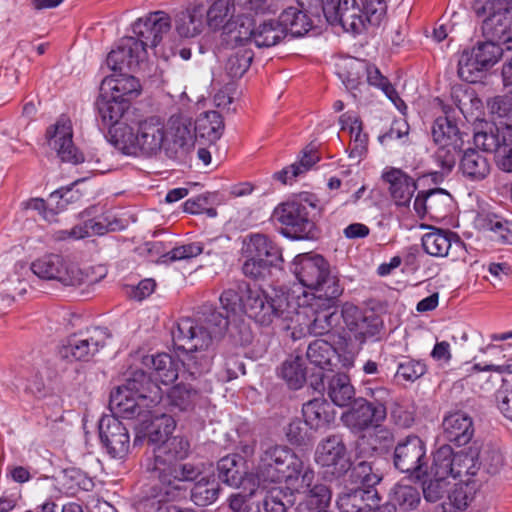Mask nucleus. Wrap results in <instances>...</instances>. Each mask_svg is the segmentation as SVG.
Listing matches in <instances>:
<instances>
[{"label":"nucleus","mask_w":512,"mask_h":512,"mask_svg":"<svg viewBox=\"0 0 512 512\" xmlns=\"http://www.w3.org/2000/svg\"><path fill=\"white\" fill-rule=\"evenodd\" d=\"M227 314L224 316L212 305H202L197 319L181 318L172 330V339L177 350L185 352L181 359L183 375L195 379L210 370L212 353L208 350L214 338L221 337L231 322L250 328L256 323V297L251 285L241 281L237 290L227 289L220 296Z\"/></svg>","instance_id":"obj_1"},{"label":"nucleus","mask_w":512,"mask_h":512,"mask_svg":"<svg viewBox=\"0 0 512 512\" xmlns=\"http://www.w3.org/2000/svg\"><path fill=\"white\" fill-rule=\"evenodd\" d=\"M322 207L316 195L309 192L294 194L278 204L272 219L281 225L282 234L292 240H315L319 237L318 221Z\"/></svg>","instance_id":"obj_2"},{"label":"nucleus","mask_w":512,"mask_h":512,"mask_svg":"<svg viewBox=\"0 0 512 512\" xmlns=\"http://www.w3.org/2000/svg\"><path fill=\"white\" fill-rule=\"evenodd\" d=\"M114 147L128 156H156L163 148L168 133L158 117L134 118L129 127L113 130Z\"/></svg>","instance_id":"obj_3"},{"label":"nucleus","mask_w":512,"mask_h":512,"mask_svg":"<svg viewBox=\"0 0 512 512\" xmlns=\"http://www.w3.org/2000/svg\"><path fill=\"white\" fill-rule=\"evenodd\" d=\"M314 470L292 450L284 446H272L263 451L258 462V486L260 482L284 481L288 486L310 485Z\"/></svg>","instance_id":"obj_4"},{"label":"nucleus","mask_w":512,"mask_h":512,"mask_svg":"<svg viewBox=\"0 0 512 512\" xmlns=\"http://www.w3.org/2000/svg\"><path fill=\"white\" fill-rule=\"evenodd\" d=\"M322 9L329 23L352 33H360L366 23L379 25L386 14L384 0H326Z\"/></svg>","instance_id":"obj_5"},{"label":"nucleus","mask_w":512,"mask_h":512,"mask_svg":"<svg viewBox=\"0 0 512 512\" xmlns=\"http://www.w3.org/2000/svg\"><path fill=\"white\" fill-rule=\"evenodd\" d=\"M293 273L304 287L316 291L313 296H325L328 304L343 293L339 277L331 271L329 263L319 254L297 255L293 261Z\"/></svg>","instance_id":"obj_6"},{"label":"nucleus","mask_w":512,"mask_h":512,"mask_svg":"<svg viewBox=\"0 0 512 512\" xmlns=\"http://www.w3.org/2000/svg\"><path fill=\"white\" fill-rule=\"evenodd\" d=\"M472 9L482 18L485 39L512 50V0H474Z\"/></svg>","instance_id":"obj_7"},{"label":"nucleus","mask_w":512,"mask_h":512,"mask_svg":"<svg viewBox=\"0 0 512 512\" xmlns=\"http://www.w3.org/2000/svg\"><path fill=\"white\" fill-rule=\"evenodd\" d=\"M315 462L324 469V478L332 481L346 475L352 468V461L342 434L326 436L317 444Z\"/></svg>","instance_id":"obj_8"},{"label":"nucleus","mask_w":512,"mask_h":512,"mask_svg":"<svg viewBox=\"0 0 512 512\" xmlns=\"http://www.w3.org/2000/svg\"><path fill=\"white\" fill-rule=\"evenodd\" d=\"M504 50H506L505 46L486 39L471 52H463L458 61L459 77L467 82H476L478 73L495 65Z\"/></svg>","instance_id":"obj_9"},{"label":"nucleus","mask_w":512,"mask_h":512,"mask_svg":"<svg viewBox=\"0 0 512 512\" xmlns=\"http://www.w3.org/2000/svg\"><path fill=\"white\" fill-rule=\"evenodd\" d=\"M110 334L107 328L93 327L73 334L59 348L61 358L68 361H89L106 345Z\"/></svg>","instance_id":"obj_10"},{"label":"nucleus","mask_w":512,"mask_h":512,"mask_svg":"<svg viewBox=\"0 0 512 512\" xmlns=\"http://www.w3.org/2000/svg\"><path fill=\"white\" fill-rule=\"evenodd\" d=\"M393 464L402 473L423 478L428 470L424 441L414 434L400 440L394 448Z\"/></svg>","instance_id":"obj_11"},{"label":"nucleus","mask_w":512,"mask_h":512,"mask_svg":"<svg viewBox=\"0 0 512 512\" xmlns=\"http://www.w3.org/2000/svg\"><path fill=\"white\" fill-rule=\"evenodd\" d=\"M32 272L44 280H55L65 286L79 285L83 281L81 270L62 255L46 254L31 263Z\"/></svg>","instance_id":"obj_12"},{"label":"nucleus","mask_w":512,"mask_h":512,"mask_svg":"<svg viewBox=\"0 0 512 512\" xmlns=\"http://www.w3.org/2000/svg\"><path fill=\"white\" fill-rule=\"evenodd\" d=\"M98 118L104 128H108L109 141L114 146L113 130L122 126L129 127L136 117L135 111L129 109L128 101L100 91L96 100Z\"/></svg>","instance_id":"obj_13"},{"label":"nucleus","mask_w":512,"mask_h":512,"mask_svg":"<svg viewBox=\"0 0 512 512\" xmlns=\"http://www.w3.org/2000/svg\"><path fill=\"white\" fill-rule=\"evenodd\" d=\"M170 29L171 18L164 11L151 12L145 17L138 18L132 25L134 38L142 44L146 54L147 48H157Z\"/></svg>","instance_id":"obj_14"},{"label":"nucleus","mask_w":512,"mask_h":512,"mask_svg":"<svg viewBox=\"0 0 512 512\" xmlns=\"http://www.w3.org/2000/svg\"><path fill=\"white\" fill-rule=\"evenodd\" d=\"M46 138L51 149L55 150L58 157L72 164L83 162L84 157L73 143V129L69 118L62 115L46 131Z\"/></svg>","instance_id":"obj_15"},{"label":"nucleus","mask_w":512,"mask_h":512,"mask_svg":"<svg viewBox=\"0 0 512 512\" xmlns=\"http://www.w3.org/2000/svg\"><path fill=\"white\" fill-rule=\"evenodd\" d=\"M99 436L112 458L125 457L130 448L128 428L116 416H103L99 421Z\"/></svg>","instance_id":"obj_16"},{"label":"nucleus","mask_w":512,"mask_h":512,"mask_svg":"<svg viewBox=\"0 0 512 512\" xmlns=\"http://www.w3.org/2000/svg\"><path fill=\"white\" fill-rule=\"evenodd\" d=\"M341 316L347 329L361 343L378 335L383 326L381 319L373 312L366 314L358 307L348 303L342 307Z\"/></svg>","instance_id":"obj_17"},{"label":"nucleus","mask_w":512,"mask_h":512,"mask_svg":"<svg viewBox=\"0 0 512 512\" xmlns=\"http://www.w3.org/2000/svg\"><path fill=\"white\" fill-rule=\"evenodd\" d=\"M252 470L249 462L239 454L227 455L217 463L218 478L231 487L253 485L256 475Z\"/></svg>","instance_id":"obj_18"},{"label":"nucleus","mask_w":512,"mask_h":512,"mask_svg":"<svg viewBox=\"0 0 512 512\" xmlns=\"http://www.w3.org/2000/svg\"><path fill=\"white\" fill-rule=\"evenodd\" d=\"M146 58L145 49L134 37H125L107 56V65L114 72L135 71Z\"/></svg>","instance_id":"obj_19"},{"label":"nucleus","mask_w":512,"mask_h":512,"mask_svg":"<svg viewBox=\"0 0 512 512\" xmlns=\"http://www.w3.org/2000/svg\"><path fill=\"white\" fill-rule=\"evenodd\" d=\"M189 442L181 436H169L153 448V464H149L147 469L156 476L160 472L167 471L170 465H174L178 460L184 459L189 452Z\"/></svg>","instance_id":"obj_20"},{"label":"nucleus","mask_w":512,"mask_h":512,"mask_svg":"<svg viewBox=\"0 0 512 512\" xmlns=\"http://www.w3.org/2000/svg\"><path fill=\"white\" fill-rule=\"evenodd\" d=\"M337 299L327 303L325 296H313L308 304L314 319L308 326V331L314 336L329 334L339 323L342 317L335 308Z\"/></svg>","instance_id":"obj_21"},{"label":"nucleus","mask_w":512,"mask_h":512,"mask_svg":"<svg viewBox=\"0 0 512 512\" xmlns=\"http://www.w3.org/2000/svg\"><path fill=\"white\" fill-rule=\"evenodd\" d=\"M186 497V490L170 483L153 484L146 496L145 506L154 512H195L171 504Z\"/></svg>","instance_id":"obj_22"},{"label":"nucleus","mask_w":512,"mask_h":512,"mask_svg":"<svg viewBox=\"0 0 512 512\" xmlns=\"http://www.w3.org/2000/svg\"><path fill=\"white\" fill-rule=\"evenodd\" d=\"M377 490H365L364 487L347 488L336 499L340 512H372L381 505Z\"/></svg>","instance_id":"obj_23"},{"label":"nucleus","mask_w":512,"mask_h":512,"mask_svg":"<svg viewBox=\"0 0 512 512\" xmlns=\"http://www.w3.org/2000/svg\"><path fill=\"white\" fill-rule=\"evenodd\" d=\"M149 403V401H147ZM110 408L118 419L132 420L139 418L142 423L148 419V411L156 406H147L140 397L116 388L110 394Z\"/></svg>","instance_id":"obj_24"},{"label":"nucleus","mask_w":512,"mask_h":512,"mask_svg":"<svg viewBox=\"0 0 512 512\" xmlns=\"http://www.w3.org/2000/svg\"><path fill=\"white\" fill-rule=\"evenodd\" d=\"M341 421L352 433H363L383 420L368 404V398L359 397L349 404V408L341 415Z\"/></svg>","instance_id":"obj_25"},{"label":"nucleus","mask_w":512,"mask_h":512,"mask_svg":"<svg viewBox=\"0 0 512 512\" xmlns=\"http://www.w3.org/2000/svg\"><path fill=\"white\" fill-rule=\"evenodd\" d=\"M443 437L460 447L468 444L474 436L472 417L464 411L449 412L442 421Z\"/></svg>","instance_id":"obj_26"},{"label":"nucleus","mask_w":512,"mask_h":512,"mask_svg":"<svg viewBox=\"0 0 512 512\" xmlns=\"http://www.w3.org/2000/svg\"><path fill=\"white\" fill-rule=\"evenodd\" d=\"M424 251L434 257H448L463 249L459 236L449 230L433 228L422 237Z\"/></svg>","instance_id":"obj_27"},{"label":"nucleus","mask_w":512,"mask_h":512,"mask_svg":"<svg viewBox=\"0 0 512 512\" xmlns=\"http://www.w3.org/2000/svg\"><path fill=\"white\" fill-rule=\"evenodd\" d=\"M124 392L139 396L140 401L147 402V406H159L162 402V390L160 386L151 380L142 370H136L126 379L125 384L117 387Z\"/></svg>","instance_id":"obj_28"},{"label":"nucleus","mask_w":512,"mask_h":512,"mask_svg":"<svg viewBox=\"0 0 512 512\" xmlns=\"http://www.w3.org/2000/svg\"><path fill=\"white\" fill-rule=\"evenodd\" d=\"M287 305V297L282 290L274 287L258 289V323L269 326L280 318Z\"/></svg>","instance_id":"obj_29"},{"label":"nucleus","mask_w":512,"mask_h":512,"mask_svg":"<svg viewBox=\"0 0 512 512\" xmlns=\"http://www.w3.org/2000/svg\"><path fill=\"white\" fill-rule=\"evenodd\" d=\"M74 195L70 188L59 189L52 192L48 202L42 198H32L23 203L25 209L38 211L44 220L48 222L56 221V215L65 210L69 203L73 201Z\"/></svg>","instance_id":"obj_30"},{"label":"nucleus","mask_w":512,"mask_h":512,"mask_svg":"<svg viewBox=\"0 0 512 512\" xmlns=\"http://www.w3.org/2000/svg\"><path fill=\"white\" fill-rule=\"evenodd\" d=\"M389 184V191L398 206H406L410 203L416 190L415 180L400 169L391 168L382 175Z\"/></svg>","instance_id":"obj_31"},{"label":"nucleus","mask_w":512,"mask_h":512,"mask_svg":"<svg viewBox=\"0 0 512 512\" xmlns=\"http://www.w3.org/2000/svg\"><path fill=\"white\" fill-rule=\"evenodd\" d=\"M372 427V432L363 434L356 440L355 454L358 459L369 458L375 451L385 449L393 442V433L389 428L382 426L381 423Z\"/></svg>","instance_id":"obj_32"},{"label":"nucleus","mask_w":512,"mask_h":512,"mask_svg":"<svg viewBox=\"0 0 512 512\" xmlns=\"http://www.w3.org/2000/svg\"><path fill=\"white\" fill-rule=\"evenodd\" d=\"M256 35L255 14L243 13L224 26V40L234 45H246Z\"/></svg>","instance_id":"obj_33"},{"label":"nucleus","mask_w":512,"mask_h":512,"mask_svg":"<svg viewBox=\"0 0 512 512\" xmlns=\"http://www.w3.org/2000/svg\"><path fill=\"white\" fill-rule=\"evenodd\" d=\"M100 91L129 102V98L139 95L140 83L134 76L119 72V75L105 77L100 85Z\"/></svg>","instance_id":"obj_34"},{"label":"nucleus","mask_w":512,"mask_h":512,"mask_svg":"<svg viewBox=\"0 0 512 512\" xmlns=\"http://www.w3.org/2000/svg\"><path fill=\"white\" fill-rule=\"evenodd\" d=\"M205 6L195 3L180 12L175 20V29L181 37L192 38L199 35L204 28Z\"/></svg>","instance_id":"obj_35"},{"label":"nucleus","mask_w":512,"mask_h":512,"mask_svg":"<svg viewBox=\"0 0 512 512\" xmlns=\"http://www.w3.org/2000/svg\"><path fill=\"white\" fill-rule=\"evenodd\" d=\"M200 392L190 384L179 383L169 389L166 397L162 396L159 406L170 407L174 411H191L200 400Z\"/></svg>","instance_id":"obj_36"},{"label":"nucleus","mask_w":512,"mask_h":512,"mask_svg":"<svg viewBox=\"0 0 512 512\" xmlns=\"http://www.w3.org/2000/svg\"><path fill=\"white\" fill-rule=\"evenodd\" d=\"M421 502V494L417 487L408 484H396L390 491L389 502L381 506L384 512H396L416 509Z\"/></svg>","instance_id":"obj_37"},{"label":"nucleus","mask_w":512,"mask_h":512,"mask_svg":"<svg viewBox=\"0 0 512 512\" xmlns=\"http://www.w3.org/2000/svg\"><path fill=\"white\" fill-rule=\"evenodd\" d=\"M180 362L167 353L147 355L142 360L144 366L153 369L155 378L165 385L173 383L178 378Z\"/></svg>","instance_id":"obj_38"},{"label":"nucleus","mask_w":512,"mask_h":512,"mask_svg":"<svg viewBox=\"0 0 512 512\" xmlns=\"http://www.w3.org/2000/svg\"><path fill=\"white\" fill-rule=\"evenodd\" d=\"M459 170L467 180L478 182L489 175L490 163L479 151L469 148L460 158Z\"/></svg>","instance_id":"obj_39"},{"label":"nucleus","mask_w":512,"mask_h":512,"mask_svg":"<svg viewBox=\"0 0 512 512\" xmlns=\"http://www.w3.org/2000/svg\"><path fill=\"white\" fill-rule=\"evenodd\" d=\"M303 417L311 429L330 425L335 420V411L323 398H314L302 407Z\"/></svg>","instance_id":"obj_40"},{"label":"nucleus","mask_w":512,"mask_h":512,"mask_svg":"<svg viewBox=\"0 0 512 512\" xmlns=\"http://www.w3.org/2000/svg\"><path fill=\"white\" fill-rule=\"evenodd\" d=\"M315 476L312 478L309 486L300 487L301 482L297 481L298 486H291L296 492L306 494L304 504L298 507L299 512L307 509L312 512L317 509H327L331 501V491L324 484H314Z\"/></svg>","instance_id":"obj_41"},{"label":"nucleus","mask_w":512,"mask_h":512,"mask_svg":"<svg viewBox=\"0 0 512 512\" xmlns=\"http://www.w3.org/2000/svg\"><path fill=\"white\" fill-rule=\"evenodd\" d=\"M148 421L150 422L148 442L155 446L168 438L176 427L174 418L162 413L160 406L148 411Z\"/></svg>","instance_id":"obj_42"},{"label":"nucleus","mask_w":512,"mask_h":512,"mask_svg":"<svg viewBox=\"0 0 512 512\" xmlns=\"http://www.w3.org/2000/svg\"><path fill=\"white\" fill-rule=\"evenodd\" d=\"M473 139L478 148L494 155L504 146L502 130L491 122L481 121L477 124Z\"/></svg>","instance_id":"obj_43"},{"label":"nucleus","mask_w":512,"mask_h":512,"mask_svg":"<svg viewBox=\"0 0 512 512\" xmlns=\"http://www.w3.org/2000/svg\"><path fill=\"white\" fill-rule=\"evenodd\" d=\"M308 9L288 7L279 16L285 34L292 37H301L312 28V21L307 15Z\"/></svg>","instance_id":"obj_44"},{"label":"nucleus","mask_w":512,"mask_h":512,"mask_svg":"<svg viewBox=\"0 0 512 512\" xmlns=\"http://www.w3.org/2000/svg\"><path fill=\"white\" fill-rule=\"evenodd\" d=\"M326 390L331 401L339 407H346L356 399L350 378L344 373L334 374L328 380Z\"/></svg>","instance_id":"obj_45"},{"label":"nucleus","mask_w":512,"mask_h":512,"mask_svg":"<svg viewBox=\"0 0 512 512\" xmlns=\"http://www.w3.org/2000/svg\"><path fill=\"white\" fill-rule=\"evenodd\" d=\"M201 474V469L191 463L170 465L167 471L160 472L157 475L158 481L155 484H162L164 482L170 483L173 486H178L186 489L183 482L194 481Z\"/></svg>","instance_id":"obj_46"},{"label":"nucleus","mask_w":512,"mask_h":512,"mask_svg":"<svg viewBox=\"0 0 512 512\" xmlns=\"http://www.w3.org/2000/svg\"><path fill=\"white\" fill-rule=\"evenodd\" d=\"M290 487L274 486L263 497L265 512H287L296 502L295 493Z\"/></svg>","instance_id":"obj_47"},{"label":"nucleus","mask_w":512,"mask_h":512,"mask_svg":"<svg viewBox=\"0 0 512 512\" xmlns=\"http://www.w3.org/2000/svg\"><path fill=\"white\" fill-rule=\"evenodd\" d=\"M169 135L173 144L181 149H187L193 145L192 119L184 115H173L169 119Z\"/></svg>","instance_id":"obj_48"},{"label":"nucleus","mask_w":512,"mask_h":512,"mask_svg":"<svg viewBox=\"0 0 512 512\" xmlns=\"http://www.w3.org/2000/svg\"><path fill=\"white\" fill-rule=\"evenodd\" d=\"M319 159L320 158L315 149L306 147L302 151V156L298 162L276 172L274 174V178L281 181L283 184L290 183L296 177L311 169Z\"/></svg>","instance_id":"obj_49"},{"label":"nucleus","mask_w":512,"mask_h":512,"mask_svg":"<svg viewBox=\"0 0 512 512\" xmlns=\"http://www.w3.org/2000/svg\"><path fill=\"white\" fill-rule=\"evenodd\" d=\"M431 133L435 144L464 145L462 133L456 123L448 117H438L433 123Z\"/></svg>","instance_id":"obj_50"},{"label":"nucleus","mask_w":512,"mask_h":512,"mask_svg":"<svg viewBox=\"0 0 512 512\" xmlns=\"http://www.w3.org/2000/svg\"><path fill=\"white\" fill-rule=\"evenodd\" d=\"M282 257L277 245L266 235L258 234V279L262 272L260 269L278 268Z\"/></svg>","instance_id":"obj_51"},{"label":"nucleus","mask_w":512,"mask_h":512,"mask_svg":"<svg viewBox=\"0 0 512 512\" xmlns=\"http://www.w3.org/2000/svg\"><path fill=\"white\" fill-rule=\"evenodd\" d=\"M285 28L280 18H264L258 25V48L271 47L279 43L285 36Z\"/></svg>","instance_id":"obj_52"},{"label":"nucleus","mask_w":512,"mask_h":512,"mask_svg":"<svg viewBox=\"0 0 512 512\" xmlns=\"http://www.w3.org/2000/svg\"><path fill=\"white\" fill-rule=\"evenodd\" d=\"M479 451L477 448H469V451L462 450L455 454L454 478L466 476L471 479L479 471Z\"/></svg>","instance_id":"obj_53"},{"label":"nucleus","mask_w":512,"mask_h":512,"mask_svg":"<svg viewBox=\"0 0 512 512\" xmlns=\"http://www.w3.org/2000/svg\"><path fill=\"white\" fill-rule=\"evenodd\" d=\"M455 454L450 445L440 446L433 454L430 473L433 477L454 478Z\"/></svg>","instance_id":"obj_54"},{"label":"nucleus","mask_w":512,"mask_h":512,"mask_svg":"<svg viewBox=\"0 0 512 512\" xmlns=\"http://www.w3.org/2000/svg\"><path fill=\"white\" fill-rule=\"evenodd\" d=\"M336 349L325 340H315L307 348V359L320 370L331 366V361L336 357Z\"/></svg>","instance_id":"obj_55"},{"label":"nucleus","mask_w":512,"mask_h":512,"mask_svg":"<svg viewBox=\"0 0 512 512\" xmlns=\"http://www.w3.org/2000/svg\"><path fill=\"white\" fill-rule=\"evenodd\" d=\"M254 59L252 49H240L229 55L225 62L224 70L231 79L241 78L249 69Z\"/></svg>","instance_id":"obj_56"},{"label":"nucleus","mask_w":512,"mask_h":512,"mask_svg":"<svg viewBox=\"0 0 512 512\" xmlns=\"http://www.w3.org/2000/svg\"><path fill=\"white\" fill-rule=\"evenodd\" d=\"M233 5L230 0H215L209 9H205L206 24L211 30L223 29L229 21Z\"/></svg>","instance_id":"obj_57"},{"label":"nucleus","mask_w":512,"mask_h":512,"mask_svg":"<svg viewBox=\"0 0 512 512\" xmlns=\"http://www.w3.org/2000/svg\"><path fill=\"white\" fill-rule=\"evenodd\" d=\"M219 492V483L215 480L209 481L202 479L191 489V500L195 505L205 507L217 500Z\"/></svg>","instance_id":"obj_58"},{"label":"nucleus","mask_w":512,"mask_h":512,"mask_svg":"<svg viewBox=\"0 0 512 512\" xmlns=\"http://www.w3.org/2000/svg\"><path fill=\"white\" fill-rule=\"evenodd\" d=\"M481 225L483 229L492 231L498 240L504 244H512V222L495 214L482 216Z\"/></svg>","instance_id":"obj_59"},{"label":"nucleus","mask_w":512,"mask_h":512,"mask_svg":"<svg viewBox=\"0 0 512 512\" xmlns=\"http://www.w3.org/2000/svg\"><path fill=\"white\" fill-rule=\"evenodd\" d=\"M437 150L434 152L433 159L441 169L443 174H448L452 171L456 164L459 153L463 150V145L436 144Z\"/></svg>","instance_id":"obj_60"},{"label":"nucleus","mask_w":512,"mask_h":512,"mask_svg":"<svg viewBox=\"0 0 512 512\" xmlns=\"http://www.w3.org/2000/svg\"><path fill=\"white\" fill-rule=\"evenodd\" d=\"M281 377L290 388L295 390L301 388L307 381L302 359L295 357L294 359L286 360L281 367Z\"/></svg>","instance_id":"obj_61"},{"label":"nucleus","mask_w":512,"mask_h":512,"mask_svg":"<svg viewBox=\"0 0 512 512\" xmlns=\"http://www.w3.org/2000/svg\"><path fill=\"white\" fill-rule=\"evenodd\" d=\"M358 462L352 469V475L365 490H376L375 486L380 483L382 476L373 468V463L366 458Z\"/></svg>","instance_id":"obj_62"},{"label":"nucleus","mask_w":512,"mask_h":512,"mask_svg":"<svg viewBox=\"0 0 512 512\" xmlns=\"http://www.w3.org/2000/svg\"><path fill=\"white\" fill-rule=\"evenodd\" d=\"M427 193L428 214L431 217H445L451 206V195L442 188H435Z\"/></svg>","instance_id":"obj_63"},{"label":"nucleus","mask_w":512,"mask_h":512,"mask_svg":"<svg viewBox=\"0 0 512 512\" xmlns=\"http://www.w3.org/2000/svg\"><path fill=\"white\" fill-rule=\"evenodd\" d=\"M475 489L474 481L471 479L461 480L448 494L450 504L457 510L466 509L473 499Z\"/></svg>","instance_id":"obj_64"}]
</instances>
